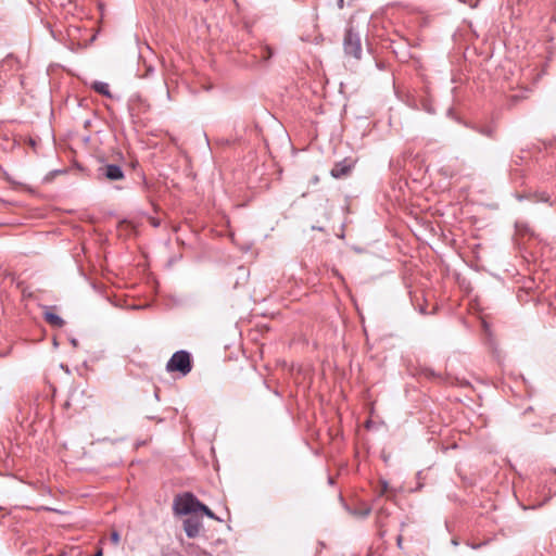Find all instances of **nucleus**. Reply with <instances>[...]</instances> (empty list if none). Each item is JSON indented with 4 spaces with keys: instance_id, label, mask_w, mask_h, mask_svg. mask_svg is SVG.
I'll use <instances>...</instances> for the list:
<instances>
[{
    "instance_id": "11",
    "label": "nucleus",
    "mask_w": 556,
    "mask_h": 556,
    "mask_svg": "<svg viewBox=\"0 0 556 556\" xmlns=\"http://www.w3.org/2000/svg\"><path fill=\"white\" fill-rule=\"evenodd\" d=\"M92 88L94 91H97L98 93L104 96V97H108V98H111V92H110V87H109V84L106 83H103V81H94L93 85H92Z\"/></svg>"
},
{
    "instance_id": "9",
    "label": "nucleus",
    "mask_w": 556,
    "mask_h": 556,
    "mask_svg": "<svg viewBox=\"0 0 556 556\" xmlns=\"http://www.w3.org/2000/svg\"><path fill=\"white\" fill-rule=\"evenodd\" d=\"M45 320L52 327L61 328L64 326V320L52 312L45 313Z\"/></svg>"
},
{
    "instance_id": "14",
    "label": "nucleus",
    "mask_w": 556,
    "mask_h": 556,
    "mask_svg": "<svg viewBox=\"0 0 556 556\" xmlns=\"http://www.w3.org/2000/svg\"><path fill=\"white\" fill-rule=\"evenodd\" d=\"M533 200L536 202H548L549 201V194L545 191L535 193L533 195Z\"/></svg>"
},
{
    "instance_id": "7",
    "label": "nucleus",
    "mask_w": 556,
    "mask_h": 556,
    "mask_svg": "<svg viewBox=\"0 0 556 556\" xmlns=\"http://www.w3.org/2000/svg\"><path fill=\"white\" fill-rule=\"evenodd\" d=\"M202 523L198 518L189 517L184 520V530L188 538H197L201 531Z\"/></svg>"
},
{
    "instance_id": "17",
    "label": "nucleus",
    "mask_w": 556,
    "mask_h": 556,
    "mask_svg": "<svg viewBox=\"0 0 556 556\" xmlns=\"http://www.w3.org/2000/svg\"><path fill=\"white\" fill-rule=\"evenodd\" d=\"M149 223L154 227L157 228L161 225V222L156 217H150Z\"/></svg>"
},
{
    "instance_id": "1",
    "label": "nucleus",
    "mask_w": 556,
    "mask_h": 556,
    "mask_svg": "<svg viewBox=\"0 0 556 556\" xmlns=\"http://www.w3.org/2000/svg\"><path fill=\"white\" fill-rule=\"evenodd\" d=\"M201 507L202 503L191 492L176 495L173 503V509L176 515L198 513Z\"/></svg>"
},
{
    "instance_id": "2",
    "label": "nucleus",
    "mask_w": 556,
    "mask_h": 556,
    "mask_svg": "<svg viewBox=\"0 0 556 556\" xmlns=\"http://www.w3.org/2000/svg\"><path fill=\"white\" fill-rule=\"evenodd\" d=\"M192 369L191 355L185 350L175 352L166 364L168 372L178 371L182 376L188 375Z\"/></svg>"
},
{
    "instance_id": "13",
    "label": "nucleus",
    "mask_w": 556,
    "mask_h": 556,
    "mask_svg": "<svg viewBox=\"0 0 556 556\" xmlns=\"http://www.w3.org/2000/svg\"><path fill=\"white\" fill-rule=\"evenodd\" d=\"M371 513V507L370 506H367V505H364L359 508H355L352 514L358 518H367Z\"/></svg>"
},
{
    "instance_id": "6",
    "label": "nucleus",
    "mask_w": 556,
    "mask_h": 556,
    "mask_svg": "<svg viewBox=\"0 0 556 556\" xmlns=\"http://www.w3.org/2000/svg\"><path fill=\"white\" fill-rule=\"evenodd\" d=\"M390 511L386 507H380L376 514V527L378 529V535L382 539L387 533V525Z\"/></svg>"
},
{
    "instance_id": "16",
    "label": "nucleus",
    "mask_w": 556,
    "mask_h": 556,
    "mask_svg": "<svg viewBox=\"0 0 556 556\" xmlns=\"http://www.w3.org/2000/svg\"><path fill=\"white\" fill-rule=\"evenodd\" d=\"M459 1L468 4L470 8H477L480 0H459Z\"/></svg>"
},
{
    "instance_id": "18",
    "label": "nucleus",
    "mask_w": 556,
    "mask_h": 556,
    "mask_svg": "<svg viewBox=\"0 0 556 556\" xmlns=\"http://www.w3.org/2000/svg\"><path fill=\"white\" fill-rule=\"evenodd\" d=\"M111 540L113 543L118 544L119 543V534L116 531H113L111 533Z\"/></svg>"
},
{
    "instance_id": "5",
    "label": "nucleus",
    "mask_w": 556,
    "mask_h": 556,
    "mask_svg": "<svg viewBox=\"0 0 556 556\" xmlns=\"http://www.w3.org/2000/svg\"><path fill=\"white\" fill-rule=\"evenodd\" d=\"M353 162L350 159H344L333 165L331 168V176L336 179L348 177L353 169Z\"/></svg>"
},
{
    "instance_id": "19",
    "label": "nucleus",
    "mask_w": 556,
    "mask_h": 556,
    "mask_svg": "<svg viewBox=\"0 0 556 556\" xmlns=\"http://www.w3.org/2000/svg\"><path fill=\"white\" fill-rule=\"evenodd\" d=\"M402 544H403V536L400 534L397 538H396V545L402 548Z\"/></svg>"
},
{
    "instance_id": "12",
    "label": "nucleus",
    "mask_w": 556,
    "mask_h": 556,
    "mask_svg": "<svg viewBox=\"0 0 556 556\" xmlns=\"http://www.w3.org/2000/svg\"><path fill=\"white\" fill-rule=\"evenodd\" d=\"M274 55V50L269 46H262L258 48L255 56H258L262 61L266 62Z\"/></svg>"
},
{
    "instance_id": "3",
    "label": "nucleus",
    "mask_w": 556,
    "mask_h": 556,
    "mask_svg": "<svg viewBox=\"0 0 556 556\" xmlns=\"http://www.w3.org/2000/svg\"><path fill=\"white\" fill-rule=\"evenodd\" d=\"M343 48L348 56H352L356 60L362 58V40L361 36L353 30L348 28L343 38Z\"/></svg>"
},
{
    "instance_id": "21",
    "label": "nucleus",
    "mask_w": 556,
    "mask_h": 556,
    "mask_svg": "<svg viewBox=\"0 0 556 556\" xmlns=\"http://www.w3.org/2000/svg\"><path fill=\"white\" fill-rule=\"evenodd\" d=\"M367 556H379L378 554H376L375 552H372V549L370 548L367 553Z\"/></svg>"
},
{
    "instance_id": "8",
    "label": "nucleus",
    "mask_w": 556,
    "mask_h": 556,
    "mask_svg": "<svg viewBox=\"0 0 556 556\" xmlns=\"http://www.w3.org/2000/svg\"><path fill=\"white\" fill-rule=\"evenodd\" d=\"M477 132L490 139H495L497 135V125L494 122L477 124L472 127Z\"/></svg>"
},
{
    "instance_id": "20",
    "label": "nucleus",
    "mask_w": 556,
    "mask_h": 556,
    "mask_svg": "<svg viewBox=\"0 0 556 556\" xmlns=\"http://www.w3.org/2000/svg\"><path fill=\"white\" fill-rule=\"evenodd\" d=\"M93 556H103V549L99 547Z\"/></svg>"
},
{
    "instance_id": "10",
    "label": "nucleus",
    "mask_w": 556,
    "mask_h": 556,
    "mask_svg": "<svg viewBox=\"0 0 556 556\" xmlns=\"http://www.w3.org/2000/svg\"><path fill=\"white\" fill-rule=\"evenodd\" d=\"M380 489L378 491L377 497L386 496L388 500H393L395 496V492L389 486V483L386 480H381Z\"/></svg>"
},
{
    "instance_id": "15",
    "label": "nucleus",
    "mask_w": 556,
    "mask_h": 556,
    "mask_svg": "<svg viewBox=\"0 0 556 556\" xmlns=\"http://www.w3.org/2000/svg\"><path fill=\"white\" fill-rule=\"evenodd\" d=\"M199 511H202L204 515H206L211 519L218 520V518L214 515V513L203 503H202V507L199 508Z\"/></svg>"
},
{
    "instance_id": "4",
    "label": "nucleus",
    "mask_w": 556,
    "mask_h": 556,
    "mask_svg": "<svg viewBox=\"0 0 556 556\" xmlns=\"http://www.w3.org/2000/svg\"><path fill=\"white\" fill-rule=\"evenodd\" d=\"M99 176L110 181L122 180L125 178L124 172L119 165L104 164L98 169Z\"/></svg>"
}]
</instances>
